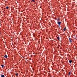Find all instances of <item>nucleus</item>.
<instances>
[{
  "label": "nucleus",
  "mask_w": 77,
  "mask_h": 77,
  "mask_svg": "<svg viewBox=\"0 0 77 77\" xmlns=\"http://www.w3.org/2000/svg\"><path fill=\"white\" fill-rule=\"evenodd\" d=\"M6 9H8V8H9V7L7 6V7H6Z\"/></svg>",
  "instance_id": "9d476101"
},
{
  "label": "nucleus",
  "mask_w": 77,
  "mask_h": 77,
  "mask_svg": "<svg viewBox=\"0 0 77 77\" xmlns=\"http://www.w3.org/2000/svg\"><path fill=\"white\" fill-rule=\"evenodd\" d=\"M63 30H64V31H65V30H66V28H64L63 29Z\"/></svg>",
  "instance_id": "1a4fd4ad"
},
{
  "label": "nucleus",
  "mask_w": 77,
  "mask_h": 77,
  "mask_svg": "<svg viewBox=\"0 0 77 77\" xmlns=\"http://www.w3.org/2000/svg\"><path fill=\"white\" fill-rule=\"evenodd\" d=\"M69 40L70 41V43H71V42H72V39H71V38H69Z\"/></svg>",
  "instance_id": "f257e3e1"
},
{
  "label": "nucleus",
  "mask_w": 77,
  "mask_h": 77,
  "mask_svg": "<svg viewBox=\"0 0 77 77\" xmlns=\"http://www.w3.org/2000/svg\"><path fill=\"white\" fill-rule=\"evenodd\" d=\"M32 0V1H33V2H35V0Z\"/></svg>",
  "instance_id": "f8f14e48"
},
{
  "label": "nucleus",
  "mask_w": 77,
  "mask_h": 77,
  "mask_svg": "<svg viewBox=\"0 0 77 77\" xmlns=\"http://www.w3.org/2000/svg\"><path fill=\"white\" fill-rule=\"evenodd\" d=\"M1 66H2V68H3L4 67V65H1Z\"/></svg>",
  "instance_id": "0eeeda50"
},
{
  "label": "nucleus",
  "mask_w": 77,
  "mask_h": 77,
  "mask_svg": "<svg viewBox=\"0 0 77 77\" xmlns=\"http://www.w3.org/2000/svg\"><path fill=\"white\" fill-rule=\"evenodd\" d=\"M4 57H5V58H7V57H7V55H5L4 56Z\"/></svg>",
  "instance_id": "20e7f679"
},
{
  "label": "nucleus",
  "mask_w": 77,
  "mask_h": 77,
  "mask_svg": "<svg viewBox=\"0 0 77 77\" xmlns=\"http://www.w3.org/2000/svg\"><path fill=\"white\" fill-rule=\"evenodd\" d=\"M58 20H59V19H58Z\"/></svg>",
  "instance_id": "ddd939ff"
},
{
  "label": "nucleus",
  "mask_w": 77,
  "mask_h": 77,
  "mask_svg": "<svg viewBox=\"0 0 77 77\" xmlns=\"http://www.w3.org/2000/svg\"><path fill=\"white\" fill-rule=\"evenodd\" d=\"M18 73H16V75H17V76H18Z\"/></svg>",
  "instance_id": "9b49d317"
},
{
  "label": "nucleus",
  "mask_w": 77,
  "mask_h": 77,
  "mask_svg": "<svg viewBox=\"0 0 77 77\" xmlns=\"http://www.w3.org/2000/svg\"><path fill=\"white\" fill-rule=\"evenodd\" d=\"M70 74H71V72H69V75H70Z\"/></svg>",
  "instance_id": "6e6552de"
},
{
  "label": "nucleus",
  "mask_w": 77,
  "mask_h": 77,
  "mask_svg": "<svg viewBox=\"0 0 77 77\" xmlns=\"http://www.w3.org/2000/svg\"><path fill=\"white\" fill-rule=\"evenodd\" d=\"M69 62L70 63H71V62H72V60H69Z\"/></svg>",
  "instance_id": "7ed1b4c3"
},
{
  "label": "nucleus",
  "mask_w": 77,
  "mask_h": 77,
  "mask_svg": "<svg viewBox=\"0 0 77 77\" xmlns=\"http://www.w3.org/2000/svg\"><path fill=\"white\" fill-rule=\"evenodd\" d=\"M57 39L58 40H59V39H60V38H59V36L57 37Z\"/></svg>",
  "instance_id": "39448f33"
},
{
  "label": "nucleus",
  "mask_w": 77,
  "mask_h": 77,
  "mask_svg": "<svg viewBox=\"0 0 77 77\" xmlns=\"http://www.w3.org/2000/svg\"><path fill=\"white\" fill-rule=\"evenodd\" d=\"M1 77H5V75H1Z\"/></svg>",
  "instance_id": "423d86ee"
},
{
  "label": "nucleus",
  "mask_w": 77,
  "mask_h": 77,
  "mask_svg": "<svg viewBox=\"0 0 77 77\" xmlns=\"http://www.w3.org/2000/svg\"><path fill=\"white\" fill-rule=\"evenodd\" d=\"M58 24L60 26L61 25V22H59L58 23Z\"/></svg>",
  "instance_id": "f03ea898"
}]
</instances>
